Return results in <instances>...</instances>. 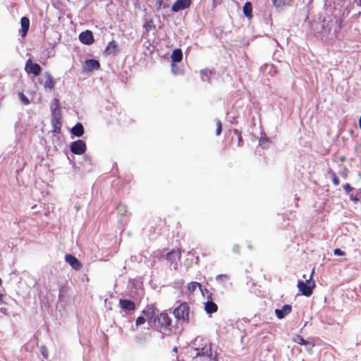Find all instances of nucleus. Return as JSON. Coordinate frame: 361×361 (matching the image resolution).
<instances>
[{
  "instance_id": "12",
  "label": "nucleus",
  "mask_w": 361,
  "mask_h": 361,
  "mask_svg": "<svg viewBox=\"0 0 361 361\" xmlns=\"http://www.w3.org/2000/svg\"><path fill=\"white\" fill-rule=\"evenodd\" d=\"M292 311V307L290 305H284L281 310L276 309L275 314L277 318L281 319L289 314Z\"/></svg>"
},
{
  "instance_id": "38",
  "label": "nucleus",
  "mask_w": 361,
  "mask_h": 361,
  "mask_svg": "<svg viewBox=\"0 0 361 361\" xmlns=\"http://www.w3.org/2000/svg\"><path fill=\"white\" fill-rule=\"evenodd\" d=\"M359 127L361 129V116H360V118H359Z\"/></svg>"
},
{
  "instance_id": "32",
  "label": "nucleus",
  "mask_w": 361,
  "mask_h": 361,
  "mask_svg": "<svg viewBox=\"0 0 361 361\" xmlns=\"http://www.w3.org/2000/svg\"><path fill=\"white\" fill-rule=\"evenodd\" d=\"M216 124V133L217 135H219L221 133V130H222L221 122L220 121H217Z\"/></svg>"
},
{
  "instance_id": "10",
  "label": "nucleus",
  "mask_w": 361,
  "mask_h": 361,
  "mask_svg": "<svg viewBox=\"0 0 361 361\" xmlns=\"http://www.w3.org/2000/svg\"><path fill=\"white\" fill-rule=\"evenodd\" d=\"M65 260L75 270H80L82 267V263L71 254H67L65 256Z\"/></svg>"
},
{
  "instance_id": "36",
  "label": "nucleus",
  "mask_w": 361,
  "mask_h": 361,
  "mask_svg": "<svg viewBox=\"0 0 361 361\" xmlns=\"http://www.w3.org/2000/svg\"><path fill=\"white\" fill-rule=\"evenodd\" d=\"M162 6V0H156L157 9L159 10Z\"/></svg>"
},
{
  "instance_id": "42",
  "label": "nucleus",
  "mask_w": 361,
  "mask_h": 361,
  "mask_svg": "<svg viewBox=\"0 0 361 361\" xmlns=\"http://www.w3.org/2000/svg\"><path fill=\"white\" fill-rule=\"evenodd\" d=\"M357 192L361 194V188L358 190Z\"/></svg>"
},
{
  "instance_id": "6",
  "label": "nucleus",
  "mask_w": 361,
  "mask_h": 361,
  "mask_svg": "<svg viewBox=\"0 0 361 361\" xmlns=\"http://www.w3.org/2000/svg\"><path fill=\"white\" fill-rule=\"evenodd\" d=\"M142 313L147 317L148 322L152 324L157 316L159 314V310L154 303L149 304L142 310Z\"/></svg>"
},
{
  "instance_id": "22",
  "label": "nucleus",
  "mask_w": 361,
  "mask_h": 361,
  "mask_svg": "<svg viewBox=\"0 0 361 361\" xmlns=\"http://www.w3.org/2000/svg\"><path fill=\"white\" fill-rule=\"evenodd\" d=\"M199 288L201 289L202 285L201 283L196 282V281H192L188 283L187 286V290L189 294L192 295L197 288Z\"/></svg>"
},
{
  "instance_id": "39",
  "label": "nucleus",
  "mask_w": 361,
  "mask_h": 361,
  "mask_svg": "<svg viewBox=\"0 0 361 361\" xmlns=\"http://www.w3.org/2000/svg\"><path fill=\"white\" fill-rule=\"evenodd\" d=\"M173 351L174 353H177V351H178V348H177V347H174V348H173Z\"/></svg>"
},
{
  "instance_id": "24",
  "label": "nucleus",
  "mask_w": 361,
  "mask_h": 361,
  "mask_svg": "<svg viewBox=\"0 0 361 361\" xmlns=\"http://www.w3.org/2000/svg\"><path fill=\"white\" fill-rule=\"evenodd\" d=\"M55 85V81L49 74H46V80L44 82V87L48 89H52Z\"/></svg>"
},
{
  "instance_id": "2",
  "label": "nucleus",
  "mask_w": 361,
  "mask_h": 361,
  "mask_svg": "<svg viewBox=\"0 0 361 361\" xmlns=\"http://www.w3.org/2000/svg\"><path fill=\"white\" fill-rule=\"evenodd\" d=\"M195 345H197L195 348V357L199 356H205L208 358H212V344L211 343L204 338H198L195 339Z\"/></svg>"
},
{
  "instance_id": "23",
  "label": "nucleus",
  "mask_w": 361,
  "mask_h": 361,
  "mask_svg": "<svg viewBox=\"0 0 361 361\" xmlns=\"http://www.w3.org/2000/svg\"><path fill=\"white\" fill-rule=\"evenodd\" d=\"M212 71L209 69H203L200 71L201 80L204 82H209Z\"/></svg>"
},
{
  "instance_id": "33",
  "label": "nucleus",
  "mask_w": 361,
  "mask_h": 361,
  "mask_svg": "<svg viewBox=\"0 0 361 361\" xmlns=\"http://www.w3.org/2000/svg\"><path fill=\"white\" fill-rule=\"evenodd\" d=\"M273 4L276 7H280L284 4L283 0H271Z\"/></svg>"
},
{
  "instance_id": "43",
  "label": "nucleus",
  "mask_w": 361,
  "mask_h": 361,
  "mask_svg": "<svg viewBox=\"0 0 361 361\" xmlns=\"http://www.w3.org/2000/svg\"><path fill=\"white\" fill-rule=\"evenodd\" d=\"M313 1V0H310V2H311V1Z\"/></svg>"
},
{
  "instance_id": "19",
  "label": "nucleus",
  "mask_w": 361,
  "mask_h": 361,
  "mask_svg": "<svg viewBox=\"0 0 361 361\" xmlns=\"http://www.w3.org/2000/svg\"><path fill=\"white\" fill-rule=\"evenodd\" d=\"M183 59V52L180 49H176L173 51L171 54V61L174 63H179Z\"/></svg>"
},
{
  "instance_id": "26",
  "label": "nucleus",
  "mask_w": 361,
  "mask_h": 361,
  "mask_svg": "<svg viewBox=\"0 0 361 361\" xmlns=\"http://www.w3.org/2000/svg\"><path fill=\"white\" fill-rule=\"evenodd\" d=\"M233 134L237 137L238 139V146L242 147L243 145V140L241 135V131L238 129H234L233 130Z\"/></svg>"
},
{
  "instance_id": "40",
  "label": "nucleus",
  "mask_w": 361,
  "mask_h": 361,
  "mask_svg": "<svg viewBox=\"0 0 361 361\" xmlns=\"http://www.w3.org/2000/svg\"><path fill=\"white\" fill-rule=\"evenodd\" d=\"M0 302H3V295L1 294H0Z\"/></svg>"
},
{
  "instance_id": "15",
  "label": "nucleus",
  "mask_w": 361,
  "mask_h": 361,
  "mask_svg": "<svg viewBox=\"0 0 361 361\" xmlns=\"http://www.w3.org/2000/svg\"><path fill=\"white\" fill-rule=\"evenodd\" d=\"M21 24V35L25 37L29 30L30 27V20L27 17H22L20 19Z\"/></svg>"
},
{
  "instance_id": "13",
  "label": "nucleus",
  "mask_w": 361,
  "mask_h": 361,
  "mask_svg": "<svg viewBox=\"0 0 361 361\" xmlns=\"http://www.w3.org/2000/svg\"><path fill=\"white\" fill-rule=\"evenodd\" d=\"M181 257V252L179 250H171L168 252L166 258L168 261H169L171 264L173 262H176L177 260H179Z\"/></svg>"
},
{
  "instance_id": "18",
  "label": "nucleus",
  "mask_w": 361,
  "mask_h": 361,
  "mask_svg": "<svg viewBox=\"0 0 361 361\" xmlns=\"http://www.w3.org/2000/svg\"><path fill=\"white\" fill-rule=\"evenodd\" d=\"M243 14L249 19L252 18V6L251 2L247 1L243 8Z\"/></svg>"
},
{
  "instance_id": "5",
  "label": "nucleus",
  "mask_w": 361,
  "mask_h": 361,
  "mask_svg": "<svg viewBox=\"0 0 361 361\" xmlns=\"http://www.w3.org/2000/svg\"><path fill=\"white\" fill-rule=\"evenodd\" d=\"M173 315L178 321H188L190 317V307L186 302H181L173 310Z\"/></svg>"
},
{
  "instance_id": "28",
  "label": "nucleus",
  "mask_w": 361,
  "mask_h": 361,
  "mask_svg": "<svg viewBox=\"0 0 361 361\" xmlns=\"http://www.w3.org/2000/svg\"><path fill=\"white\" fill-rule=\"evenodd\" d=\"M229 277L227 274H219L216 276V281L222 284L226 283Z\"/></svg>"
},
{
  "instance_id": "17",
  "label": "nucleus",
  "mask_w": 361,
  "mask_h": 361,
  "mask_svg": "<svg viewBox=\"0 0 361 361\" xmlns=\"http://www.w3.org/2000/svg\"><path fill=\"white\" fill-rule=\"evenodd\" d=\"M71 133L76 137H80L84 133V128L82 123H77L72 128Z\"/></svg>"
},
{
  "instance_id": "21",
  "label": "nucleus",
  "mask_w": 361,
  "mask_h": 361,
  "mask_svg": "<svg viewBox=\"0 0 361 361\" xmlns=\"http://www.w3.org/2000/svg\"><path fill=\"white\" fill-rule=\"evenodd\" d=\"M85 65L88 70L92 71L93 69H99L100 64L97 60L95 59H87L85 61Z\"/></svg>"
},
{
  "instance_id": "34",
  "label": "nucleus",
  "mask_w": 361,
  "mask_h": 361,
  "mask_svg": "<svg viewBox=\"0 0 361 361\" xmlns=\"http://www.w3.org/2000/svg\"><path fill=\"white\" fill-rule=\"evenodd\" d=\"M343 189L347 193H349L353 190V188L349 183H345L343 185Z\"/></svg>"
},
{
  "instance_id": "3",
  "label": "nucleus",
  "mask_w": 361,
  "mask_h": 361,
  "mask_svg": "<svg viewBox=\"0 0 361 361\" xmlns=\"http://www.w3.org/2000/svg\"><path fill=\"white\" fill-rule=\"evenodd\" d=\"M314 273V269L312 270L311 274L308 279L306 278V275L304 274L302 277L305 279V281H298V288L301 292L302 295L310 297L313 292V289L315 287V282L312 281V275Z\"/></svg>"
},
{
  "instance_id": "25",
  "label": "nucleus",
  "mask_w": 361,
  "mask_h": 361,
  "mask_svg": "<svg viewBox=\"0 0 361 361\" xmlns=\"http://www.w3.org/2000/svg\"><path fill=\"white\" fill-rule=\"evenodd\" d=\"M116 49H117V44L114 40H112L108 44L107 47L106 48V51L108 52L109 54H111V53L115 52L116 51Z\"/></svg>"
},
{
  "instance_id": "41",
  "label": "nucleus",
  "mask_w": 361,
  "mask_h": 361,
  "mask_svg": "<svg viewBox=\"0 0 361 361\" xmlns=\"http://www.w3.org/2000/svg\"><path fill=\"white\" fill-rule=\"evenodd\" d=\"M358 5L361 6V0H358Z\"/></svg>"
},
{
  "instance_id": "30",
  "label": "nucleus",
  "mask_w": 361,
  "mask_h": 361,
  "mask_svg": "<svg viewBox=\"0 0 361 361\" xmlns=\"http://www.w3.org/2000/svg\"><path fill=\"white\" fill-rule=\"evenodd\" d=\"M145 322H146V319H145L144 317H142V316H140V317H138L136 319V320H135V324H136L137 326H139V325H141V324H145Z\"/></svg>"
},
{
  "instance_id": "7",
  "label": "nucleus",
  "mask_w": 361,
  "mask_h": 361,
  "mask_svg": "<svg viewBox=\"0 0 361 361\" xmlns=\"http://www.w3.org/2000/svg\"><path fill=\"white\" fill-rule=\"evenodd\" d=\"M71 152L76 155H82L87 150L85 142L82 140H78L71 142L70 145Z\"/></svg>"
},
{
  "instance_id": "14",
  "label": "nucleus",
  "mask_w": 361,
  "mask_h": 361,
  "mask_svg": "<svg viewBox=\"0 0 361 361\" xmlns=\"http://www.w3.org/2000/svg\"><path fill=\"white\" fill-rule=\"evenodd\" d=\"M119 305L125 310L133 311L135 309V302L130 300L120 299Z\"/></svg>"
},
{
  "instance_id": "20",
  "label": "nucleus",
  "mask_w": 361,
  "mask_h": 361,
  "mask_svg": "<svg viewBox=\"0 0 361 361\" xmlns=\"http://www.w3.org/2000/svg\"><path fill=\"white\" fill-rule=\"evenodd\" d=\"M143 27L145 28V32L146 35H147L149 32L154 30L156 29V25L154 24V20L152 18L146 20Z\"/></svg>"
},
{
  "instance_id": "29",
  "label": "nucleus",
  "mask_w": 361,
  "mask_h": 361,
  "mask_svg": "<svg viewBox=\"0 0 361 361\" xmlns=\"http://www.w3.org/2000/svg\"><path fill=\"white\" fill-rule=\"evenodd\" d=\"M19 97H20L21 102L25 105H27V104H30V100L28 99V98L23 93H19Z\"/></svg>"
},
{
  "instance_id": "37",
  "label": "nucleus",
  "mask_w": 361,
  "mask_h": 361,
  "mask_svg": "<svg viewBox=\"0 0 361 361\" xmlns=\"http://www.w3.org/2000/svg\"><path fill=\"white\" fill-rule=\"evenodd\" d=\"M350 199L353 201L354 202H357L359 199L358 197H357V195H350Z\"/></svg>"
},
{
  "instance_id": "35",
  "label": "nucleus",
  "mask_w": 361,
  "mask_h": 361,
  "mask_svg": "<svg viewBox=\"0 0 361 361\" xmlns=\"http://www.w3.org/2000/svg\"><path fill=\"white\" fill-rule=\"evenodd\" d=\"M334 253L335 255H338V256H343L345 255V252L338 248L335 249L334 250Z\"/></svg>"
},
{
  "instance_id": "16",
  "label": "nucleus",
  "mask_w": 361,
  "mask_h": 361,
  "mask_svg": "<svg viewBox=\"0 0 361 361\" xmlns=\"http://www.w3.org/2000/svg\"><path fill=\"white\" fill-rule=\"evenodd\" d=\"M204 310L207 314L215 313L218 310V306L213 301H207L204 305Z\"/></svg>"
},
{
  "instance_id": "4",
  "label": "nucleus",
  "mask_w": 361,
  "mask_h": 361,
  "mask_svg": "<svg viewBox=\"0 0 361 361\" xmlns=\"http://www.w3.org/2000/svg\"><path fill=\"white\" fill-rule=\"evenodd\" d=\"M152 325L160 331H168L171 326V319L166 311H163L157 316Z\"/></svg>"
},
{
  "instance_id": "11",
  "label": "nucleus",
  "mask_w": 361,
  "mask_h": 361,
  "mask_svg": "<svg viewBox=\"0 0 361 361\" xmlns=\"http://www.w3.org/2000/svg\"><path fill=\"white\" fill-rule=\"evenodd\" d=\"M80 42L86 45H90L94 42V36L90 30H85L79 35Z\"/></svg>"
},
{
  "instance_id": "8",
  "label": "nucleus",
  "mask_w": 361,
  "mask_h": 361,
  "mask_svg": "<svg viewBox=\"0 0 361 361\" xmlns=\"http://www.w3.org/2000/svg\"><path fill=\"white\" fill-rule=\"evenodd\" d=\"M25 70L27 73H32L35 76L39 75L42 71L40 66L38 63H33L30 59L27 60L25 66Z\"/></svg>"
},
{
  "instance_id": "27",
  "label": "nucleus",
  "mask_w": 361,
  "mask_h": 361,
  "mask_svg": "<svg viewBox=\"0 0 361 361\" xmlns=\"http://www.w3.org/2000/svg\"><path fill=\"white\" fill-rule=\"evenodd\" d=\"M293 341L300 345H307L310 344V342L305 341L300 335H297L294 338Z\"/></svg>"
},
{
  "instance_id": "1",
  "label": "nucleus",
  "mask_w": 361,
  "mask_h": 361,
  "mask_svg": "<svg viewBox=\"0 0 361 361\" xmlns=\"http://www.w3.org/2000/svg\"><path fill=\"white\" fill-rule=\"evenodd\" d=\"M51 125L53 127V132L54 133H59L62 126V116L61 113V108L59 101L58 99L54 98L51 106Z\"/></svg>"
},
{
  "instance_id": "9",
  "label": "nucleus",
  "mask_w": 361,
  "mask_h": 361,
  "mask_svg": "<svg viewBox=\"0 0 361 361\" xmlns=\"http://www.w3.org/2000/svg\"><path fill=\"white\" fill-rule=\"evenodd\" d=\"M192 3L191 0H177L171 7V11L178 12L180 10H184L190 6Z\"/></svg>"
},
{
  "instance_id": "31",
  "label": "nucleus",
  "mask_w": 361,
  "mask_h": 361,
  "mask_svg": "<svg viewBox=\"0 0 361 361\" xmlns=\"http://www.w3.org/2000/svg\"><path fill=\"white\" fill-rule=\"evenodd\" d=\"M330 173L333 178V183L335 185H338L340 183V180H339L338 178L337 177L336 174L333 171H331Z\"/></svg>"
}]
</instances>
